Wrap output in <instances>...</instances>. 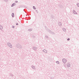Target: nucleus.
Segmentation results:
<instances>
[{"instance_id": "10", "label": "nucleus", "mask_w": 79, "mask_h": 79, "mask_svg": "<svg viewBox=\"0 0 79 79\" xmlns=\"http://www.w3.org/2000/svg\"><path fill=\"white\" fill-rule=\"evenodd\" d=\"M77 5L78 6H79V3H77Z\"/></svg>"}, {"instance_id": "9", "label": "nucleus", "mask_w": 79, "mask_h": 79, "mask_svg": "<svg viewBox=\"0 0 79 79\" xmlns=\"http://www.w3.org/2000/svg\"><path fill=\"white\" fill-rule=\"evenodd\" d=\"M56 63H57L58 64H59V61H57L56 62Z\"/></svg>"}, {"instance_id": "1", "label": "nucleus", "mask_w": 79, "mask_h": 79, "mask_svg": "<svg viewBox=\"0 0 79 79\" xmlns=\"http://www.w3.org/2000/svg\"><path fill=\"white\" fill-rule=\"evenodd\" d=\"M62 61H63V63H66V61H67V60H66L65 59H63L62 60Z\"/></svg>"}, {"instance_id": "5", "label": "nucleus", "mask_w": 79, "mask_h": 79, "mask_svg": "<svg viewBox=\"0 0 79 79\" xmlns=\"http://www.w3.org/2000/svg\"><path fill=\"white\" fill-rule=\"evenodd\" d=\"M3 29V27L2 26H0V29Z\"/></svg>"}, {"instance_id": "2", "label": "nucleus", "mask_w": 79, "mask_h": 79, "mask_svg": "<svg viewBox=\"0 0 79 79\" xmlns=\"http://www.w3.org/2000/svg\"><path fill=\"white\" fill-rule=\"evenodd\" d=\"M43 52H45V53H47V50H46L45 49H44L43 50Z\"/></svg>"}, {"instance_id": "7", "label": "nucleus", "mask_w": 79, "mask_h": 79, "mask_svg": "<svg viewBox=\"0 0 79 79\" xmlns=\"http://www.w3.org/2000/svg\"><path fill=\"white\" fill-rule=\"evenodd\" d=\"M33 8L34 10H35V9H36V8H35V6H33Z\"/></svg>"}, {"instance_id": "3", "label": "nucleus", "mask_w": 79, "mask_h": 79, "mask_svg": "<svg viewBox=\"0 0 79 79\" xmlns=\"http://www.w3.org/2000/svg\"><path fill=\"white\" fill-rule=\"evenodd\" d=\"M12 17L14 18V17H15V14H14V13H12Z\"/></svg>"}, {"instance_id": "8", "label": "nucleus", "mask_w": 79, "mask_h": 79, "mask_svg": "<svg viewBox=\"0 0 79 79\" xmlns=\"http://www.w3.org/2000/svg\"><path fill=\"white\" fill-rule=\"evenodd\" d=\"M15 6V4L14 3L11 6Z\"/></svg>"}, {"instance_id": "12", "label": "nucleus", "mask_w": 79, "mask_h": 79, "mask_svg": "<svg viewBox=\"0 0 79 79\" xmlns=\"http://www.w3.org/2000/svg\"><path fill=\"white\" fill-rule=\"evenodd\" d=\"M16 25H18V23H16Z\"/></svg>"}, {"instance_id": "6", "label": "nucleus", "mask_w": 79, "mask_h": 79, "mask_svg": "<svg viewBox=\"0 0 79 79\" xmlns=\"http://www.w3.org/2000/svg\"><path fill=\"white\" fill-rule=\"evenodd\" d=\"M73 13H74V14H76L77 13H76V11H73Z\"/></svg>"}, {"instance_id": "11", "label": "nucleus", "mask_w": 79, "mask_h": 79, "mask_svg": "<svg viewBox=\"0 0 79 79\" xmlns=\"http://www.w3.org/2000/svg\"><path fill=\"white\" fill-rule=\"evenodd\" d=\"M69 38H68V39H67V40H69Z\"/></svg>"}, {"instance_id": "4", "label": "nucleus", "mask_w": 79, "mask_h": 79, "mask_svg": "<svg viewBox=\"0 0 79 79\" xmlns=\"http://www.w3.org/2000/svg\"><path fill=\"white\" fill-rule=\"evenodd\" d=\"M67 66L68 67H70V64H67Z\"/></svg>"}]
</instances>
